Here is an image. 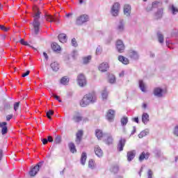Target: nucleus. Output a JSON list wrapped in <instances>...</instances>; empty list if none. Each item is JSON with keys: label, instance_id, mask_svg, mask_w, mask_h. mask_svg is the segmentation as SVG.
Here are the masks:
<instances>
[{"label": "nucleus", "instance_id": "1", "mask_svg": "<svg viewBox=\"0 0 178 178\" xmlns=\"http://www.w3.org/2000/svg\"><path fill=\"white\" fill-rule=\"evenodd\" d=\"M33 10L34 12L33 26L34 33L37 35L40 33V26H41V23L40 22V15H41V12H40L37 6H33Z\"/></svg>", "mask_w": 178, "mask_h": 178}, {"label": "nucleus", "instance_id": "2", "mask_svg": "<svg viewBox=\"0 0 178 178\" xmlns=\"http://www.w3.org/2000/svg\"><path fill=\"white\" fill-rule=\"evenodd\" d=\"M95 102H97V95L95 92H92L86 95L79 102V105L81 108H86L90 104H95Z\"/></svg>", "mask_w": 178, "mask_h": 178}, {"label": "nucleus", "instance_id": "3", "mask_svg": "<svg viewBox=\"0 0 178 178\" xmlns=\"http://www.w3.org/2000/svg\"><path fill=\"white\" fill-rule=\"evenodd\" d=\"M90 20V17L87 15H81L77 17L76 19V24L77 26H83V23H87Z\"/></svg>", "mask_w": 178, "mask_h": 178}, {"label": "nucleus", "instance_id": "4", "mask_svg": "<svg viewBox=\"0 0 178 178\" xmlns=\"http://www.w3.org/2000/svg\"><path fill=\"white\" fill-rule=\"evenodd\" d=\"M77 83L79 87H86L87 86V79L83 74H80L77 76Z\"/></svg>", "mask_w": 178, "mask_h": 178}, {"label": "nucleus", "instance_id": "5", "mask_svg": "<svg viewBox=\"0 0 178 178\" xmlns=\"http://www.w3.org/2000/svg\"><path fill=\"white\" fill-rule=\"evenodd\" d=\"M119 10H120V4L119 3H115L111 10V14L112 16L116 17L119 15Z\"/></svg>", "mask_w": 178, "mask_h": 178}, {"label": "nucleus", "instance_id": "6", "mask_svg": "<svg viewBox=\"0 0 178 178\" xmlns=\"http://www.w3.org/2000/svg\"><path fill=\"white\" fill-rule=\"evenodd\" d=\"M41 166H42V163H38V165H36L33 168H31L29 171L30 176H32V177L35 176V175H37L40 171V168H41Z\"/></svg>", "mask_w": 178, "mask_h": 178}, {"label": "nucleus", "instance_id": "7", "mask_svg": "<svg viewBox=\"0 0 178 178\" xmlns=\"http://www.w3.org/2000/svg\"><path fill=\"white\" fill-rule=\"evenodd\" d=\"M115 47L118 50V52H120V54H122V52H124V44L123 43V41H122V40H117Z\"/></svg>", "mask_w": 178, "mask_h": 178}, {"label": "nucleus", "instance_id": "8", "mask_svg": "<svg viewBox=\"0 0 178 178\" xmlns=\"http://www.w3.org/2000/svg\"><path fill=\"white\" fill-rule=\"evenodd\" d=\"M160 6H162V3L161 1H155L152 3V4H149L146 10L147 12H151L153 9H155V8H160Z\"/></svg>", "mask_w": 178, "mask_h": 178}, {"label": "nucleus", "instance_id": "9", "mask_svg": "<svg viewBox=\"0 0 178 178\" xmlns=\"http://www.w3.org/2000/svg\"><path fill=\"white\" fill-rule=\"evenodd\" d=\"M129 56L131 58V59L137 60L140 58V54H138V51L131 49L129 51Z\"/></svg>", "mask_w": 178, "mask_h": 178}, {"label": "nucleus", "instance_id": "10", "mask_svg": "<svg viewBox=\"0 0 178 178\" xmlns=\"http://www.w3.org/2000/svg\"><path fill=\"white\" fill-rule=\"evenodd\" d=\"M116 30L118 33H123L124 31V21L120 19L117 24Z\"/></svg>", "mask_w": 178, "mask_h": 178}, {"label": "nucleus", "instance_id": "11", "mask_svg": "<svg viewBox=\"0 0 178 178\" xmlns=\"http://www.w3.org/2000/svg\"><path fill=\"white\" fill-rule=\"evenodd\" d=\"M154 95L157 97V98H162V97H163V89L155 88L154 90Z\"/></svg>", "mask_w": 178, "mask_h": 178}, {"label": "nucleus", "instance_id": "12", "mask_svg": "<svg viewBox=\"0 0 178 178\" xmlns=\"http://www.w3.org/2000/svg\"><path fill=\"white\" fill-rule=\"evenodd\" d=\"M44 17L47 22H49V23H59V19L49 14H45Z\"/></svg>", "mask_w": 178, "mask_h": 178}, {"label": "nucleus", "instance_id": "13", "mask_svg": "<svg viewBox=\"0 0 178 178\" xmlns=\"http://www.w3.org/2000/svg\"><path fill=\"white\" fill-rule=\"evenodd\" d=\"M108 69H109V65L108 63H102L99 66V70L102 72H107Z\"/></svg>", "mask_w": 178, "mask_h": 178}, {"label": "nucleus", "instance_id": "14", "mask_svg": "<svg viewBox=\"0 0 178 178\" xmlns=\"http://www.w3.org/2000/svg\"><path fill=\"white\" fill-rule=\"evenodd\" d=\"M114 118H115V111L112 109L108 110L106 115V119H108L109 122H112Z\"/></svg>", "mask_w": 178, "mask_h": 178}, {"label": "nucleus", "instance_id": "15", "mask_svg": "<svg viewBox=\"0 0 178 178\" xmlns=\"http://www.w3.org/2000/svg\"><path fill=\"white\" fill-rule=\"evenodd\" d=\"M131 13V6L129 4H126L124 6V14L125 16L129 17L130 16V14Z\"/></svg>", "mask_w": 178, "mask_h": 178}, {"label": "nucleus", "instance_id": "16", "mask_svg": "<svg viewBox=\"0 0 178 178\" xmlns=\"http://www.w3.org/2000/svg\"><path fill=\"white\" fill-rule=\"evenodd\" d=\"M136 157V150H132L127 152V161L131 162Z\"/></svg>", "mask_w": 178, "mask_h": 178}, {"label": "nucleus", "instance_id": "17", "mask_svg": "<svg viewBox=\"0 0 178 178\" xmlns=\"http://www.w3.org/2000/svg\"><path fill=\"white\" fill-rule=\"evenodd\" d=\"M142 122L145 124H148L149 122V115L147 113H143L142 115Z\"/></svg>", "mask_w": 178, "mask_h": 178}, {"label": "nucleus", "instance_id": "18", "mask_svg": "<svg viewBox=\"0 0 178 178\" xmlns=\"http://www.w3.org/2000/svg\"><path fill=\"white\" fill-rule=\"evenodd\" d=\"M8 124L6 122H0V127H1V134L5 135L8 133V127H6Z\"/></svg>", "mask_w": 178, "mask_h": 178}, {"label": "nucleus", "instance_id": "19", "mask_svg": "<svg viewBox=\"0 0 178 178\" xmlns=\"http://www.w3.org/2000/svg\"><path fill=\"white\" fill-rule=\"evenodd\" d=\"M125 144H126V139L121 138L118 143V149L119 151H123V148L124 147Z\"/></svg>", "mask_w": 178, "mask_h": 178}, {"label": "nucleus", "instance_id": "20", "mask_svg": "<svg viewBox=\"0 0 178 178\" xmlns=\"http://www.w3.org/2000/svg\"><path fill=\"white\" fill-rule=\"evenodd\" d=\"M58 38L60 42H62L63 44H65V42L67 41V36H66V34L65 33L59 34Z\"/></svg>", "mask_w": 178, "mask_h": 178}, {"label": "nucleus", "instance_id": "21", "mask_svg": "<svg viewBox=\"0 0 178 178\" xmlns=\"http://www.w3.org/2000/svg\"><path fill=\"white\" fill-rule=\"evenodd\" d=\"M95 152L97 156H98L99 158H101V156H102V155H104V152L102 151L101 147H99V146H95Z\"/></svg>", "mask_w": 178, "mask_h": 178}, {"label": "nucleus", "instance_id": "22", "mask_svg": "<svg viewBox=\"0 0 178 178\" xmlns=\"http://www.w3.org/2000/svg\"><path fill=\"white\" fill-rule=\"evenodd\" d=\"M118 60L121 62V63H123V65H129V58L123 56H118Z\"/></svg>", "mask_w": 178, "mask_h": 178}, {"label": "nucleus", "instance_id": "23", "mask_svg": "<svg viewBox=\"0 0 178 178\" xmlns=\"http://www.w3.org/2000/svg\"><path fill=\"white\" fill-rule=\"evenodd\" d=\"M82 137H83V131L80 130L76 133V144H80V143H81Z\"/></svg>", "mask_w": 178, "mask_h": 178}, {"label": "nucleus", "instance_id": "24", "mask_svg": "<svg viewBox=\"0 0 178 178\" xmlns=\"http://www.w3.org/2000/svg\"><path fill=\"white\" fill-rule=\"evenodd\" d=\"M72 120L75 122V123H79V122H81L83 120V117L79 113L74 115L72 118Z\"/></svg>", "mask_w": 178, "mask_h": 178}, {"label": "nucleus", "instance_id": "25", "mask_svg": "<svg viewBox=\"0 0 178 178\" xmlns=\"http://www.w3.org/2000/svg\"><path fill=\"white\" fill-rule=\"evenodd\" d=\"M50 66L53 72H58V70H59V63L57 62L51 63Z\"/></svg>", "mask_w": 178, "mask_h": 178}, {"label": "nucleus", "instance_id": "26", "mask_svg": "<svg viewBox=\"0 0 178 178\" xmlns=\"http://www.w3.org/2000/svg\"><path fill=\"white\" fill-rule=\"evenodd\" d=\"M149 158V153L142 152V154L139 156V161L141 162L144 161V159H148Z\"/></svg>", "mask_w": 178, "mask_h": 178}, {"label": "nucleus", "instance_id": "27", "mask_svg": "<svg viewBox=\"0 0 178 178\" xmlns=\"http://www.w3.org/2000/svg\"><path fill=\"white\" fill-rule=\"evenodd\" d=\"M86 161H87V153L82 152L81 156V165H86Z\"/></svg>", "mask_w": 178, "mask_h": 178}, {"label": "nucleus", "instance_id": "28", "mask_svg": "<svg viewBox=\"0 0 178 178\" xmlns=\"http://www.w3.org/2000/svg\"><path fill=\"white\" fill-rule=\"evenodd\" d=\"M147 134H149V129H146L143 131H142L139 134L138 137L140 138H143V137H145V136H147Z\"/></svg>", "mask_w": 178, "mask_h": 178}, {"label": "nucleus", "instance_id": "29", "mask_svg": "<svg viewBox=\"0 0 178 178\" xmlns=\"http://www.w3.org/2000/svg\"><path fill=\"white\" fill-rule=\"evenodd\" d=\"M95 136L98 138V140H101V138L104 137V133L100 129H96Z\"/></svg>", "mask_w": 178, "mask_h": 178}, {"label": "nucleus", "instance_id": "30", "mask_svg": "<svg viewBox=\"0 0 178 178\" xmlns=\"http://www.w3.org/2000/svg\"><path fill=\"white\" fill-rule=\"evenodd\" d=\"M139 88L143 92H147V90L145 89V83H144L143 80L139 81Z\"/></svg>", "mask_w": 178, "mask_h": 178}, {"label": "nucleus", "instance_id": "31", "mask_svg": "<svg viewBox=\"0 0 178 178\" xmlns=\"http://www.w3.org/2000/svg\"><path fill=\"white\" fill-rule=\"evenodd\" d=\"M170 10H171V13H172V15H177L178 13V8L177 7L171 5L170 6Z\"/></svg>", "mask_w": 178, "mask_h": 178}, {"label": "nucleus", "instance_id": "32", "mask_svg": "<svg viewBox=\"0 0 178 178\" xmlns=\"http://www.w3.org/2000/svg\"><path fill=\"white\" fill-rule=\"evenodd\" d=\"M51 49H53V51H54L55 52H57L58 51H59L60 49V46H59L58 44V43L54 42L51 44Z\"/></svg>", "mask_w": 178, "mask_h": 178}, {"label": "nucleus", "instance_id": "33", "mask_svg": "<svg viewBox=\"0 0 178 178\" xmlns=\"http://www.w3.org/2000/svg\"><path fill=\"white\" fill-rule=\"evenodd\" d=\"M69 148H70V152H72V154H74V152H77V150L76 149V146L74 145V143H70Z\"/></svg>", "mask_w": 178, "mask_h": 178}, {"label": "nucleus", "instance_id": "34", "mask_svg": "<svg viewBox=\"0 0 178 178\" xmlns=\"http://www.w3.org/2000/svg\"><path fill=\"white\" fill-rule=\"evenodd\" d=\"M60 83L61 84H63V86H66L67 84L69 83V78L67 76H63L61 79H60Z\"/></svg>", "mask_w": 178, "mask_h": 178}, {"label": "nucleus", "instance_id": "35", "mask_svg": "<svg viewBox=\"0 0 178 178\" xmlns=\"http://www.w3.org/2000/svg\"><path fill=\"white\" fill-rule=\"evenodd\" d=\"M105 143L108 145H111V144H112L113 143V138H112V136H107Z\"/></svg>", "mask_w": 178, "mask_h": 178}, {"label": "nucleus", "instance_id": "36", "mask_svg": "<svg viewBox=\"0 0 178 178\" xmlns=\"http://www.w3.org/2000/svg\"><path fill=\"white\" fill-rule=\"evenodd\" d=\"M162 15H163V8H159L156 13V16L158 19L160 17H162Z\"/></svg>", "mask_w": 178, "mask_h": 178}, {"label": "nucleus", "instance_id": "37", "mask_svg": "<svg viewBox=\"0 0 178 178\" xmlns=\"http://www.w3.org/2000/svg\"><path fill=\"white\" fill-rule=\"evenodd\" d=\"M108 81L111 83V84H113L115 81H116V78L115 77V75L113 74H110L108 76Z\"/></svg>", "mask_w": 178, "mask_h": 178}, {"label": "nucleus", "instance_id": "38", "mask_svg": "<svg viewBox=\"0 0 178 178\" xmlns=\"http://www.w3.org/2000/svg\"><path fill=\"white\" fill-rule=\"evenodd\" d=\"M157 37H158V40H159V42H160V44H163V41H164L163 35H162V33H158Z\"/></svg>", "mask_w": 178, "mask_h": 178}, {"label": "nucleus", "instance_id": "39", "mask_svg": "<svg viewBox=\"0 0 178 178\" xmlns=\"http://www.w3.org/2000/svg\"><path fill=\"white\" fill-rule=\"evenodd\" d=\"M91 56H88L83 58L84 65H87V63H90V60H91Z\"/></svg>", "mask_w": 178, "mask_h": 178}, {"label": "nucleus", "instance_id": "40", "mask_svg": "<svg viewBox=\"0 0 178 178\" xmlns=\"http://www.w3.org/2000/svg\"><path fill=\"white\" fill-rule=\"evenodd\" d=\"M102 97L103 99H108V91L106 89H104L102 92Z\"/></svg>", "mask_w": 178, "mask_h": 178}, {"label": "nucleus", "instance_id": "41", "mask_svg": "<svg viewBox=\"0 0 178 178\" xmlns=\"http://www.w3.org/2000/svg\"><path fill=\"white\" fill-rule=\"evenodd\" d=\"M88 168H90V169L95 168V163H94V161H92V159L89 160Z\"/></svg>", "mask_w": 178, "mask_h": 178}, {"label": "nucleus", "instance_id": "42", "mask_svg": "<svg viewBox=\"0 0 178 178\" xmlns=\"http://www.w3.org/2000/svg\"><path fill=\"white\" fill-rule=\"evenodd\" d=\"M20 44H22V45H26L27 47H30L31 48H33V49H35V48H34L33 46L29 45V42L24 41V39L20 40Z\"/></svg>", "mask_w": 178, "mask_h": 178}, {"label": "nucleus", "instance_id": "43", "mask_svg": "<svg viewBox=\"0 0 178 178\" xmlns=\"http://www.w3.org/2000/svg\"><path fill=\"white\" fill-rule=\"evenodd\" d=\"M129 122V120L127 119V117H123L121 119V124L122 126H126V124H127V122Z\"/></svg>", "mask_w": 178, "mask_h": 178}, {"label": "nucleus", "instance_id": "44", "mask_svg": "<svg viewBox=\"0 0 178 178\" xmlns=\"http://www.w3.org/2000/svg\"><path fill=\"white\" fill-rule=\"evenodd\" d=\"M46 115H47V117L48 118V119H49L51 120V119H52V118H51V116H52V115H54V111L50 110L47 112Z\"/></svg>", "mask_w": 178, "mask_h": 178}, {"label": "nucleus", "instance_id": "45", "mask_svg": "<svg viewBox=\"0 0 178 178\" xmlns=\"http://www.w3.org/2000/svg\"><path fill=\"white\" fill-rule=\"evenodd\" d=\"M173 134L174 136H176V137H178V126H176L174 128Z\"/></svg>", "mask_w": 178, "mask_h": 178}, {"label": "nucleus", "instance_id": "46", "mask_svg": "<svg viewBox=\"0 0 178 178\" xmlns=\"http://www.w3.org/2000/svg\"><path fill=\"white\" fill-rule=\"evenodd\" d=\"M62 141V138L60 136H57L55 139L56 144H59Z\"/></svg>", "mask_w": 178, "mask_h": 178}, {"label": "nucleus", "instance_id": "47", "mask_svg": "<svg viewBox=\"0 0 178 178\" xmlns=\"http://www.w3.org/2000/svg\"><path fill=\"white\" fill-rule=\"evenodd\" d=\"M20 105V102H16L14 104V111H17L19 109V106Z\"/></svg>", "mask_w": 178, "mask_h": 178}, {"label": "nucleus", "instance_id": "48", "mask_svg": "<svg viewBox=\"0 0 178 178\" xmlns=\"http://www.w3.org/2000/svg\"><path fill=\"white\" fill-rule=\"evenodd\" d=\"M72 47H77V42L76 41V38L72 39Z\"/></svg>", "mask_w": 178, "mask_h": 178}, {"label": "nucleus", "instance_id": "49", "mask_svg": "<svg viewBox=\"0 0 178 178\" xmlns=\"http://www.w3.org/2000/svg\"><path fill=\"white\" fill-rule=\"evenodd\" d=\"M77 55H79V52L77 51V50H74L72 51V58H74V59L76 58Z\"/></svg>", "mask_w": 178, "mask_h": 178}, {"label": "nucleus", "instance_id": "50", "mask_svg": "<svg viewBox=\"0 0 178 178\" xmlns=\"http://www.w3.org/2000/svg\"><path fill=\"white\" fill-rule=\"evenodd\" d=\"M52 97H54V98H55V99L58 101V102H62V100L59 99V96H58V95H56L55 94H52Z\"/></svg>", "mask_w": 178, "mask_h": 178}, {"label": "nucleus", "instance_id": "51", "mask_svg": "<svg viewBox=\"0 0 178 178\" xmlns=\"http://www.w3.org/2000/svg\"><path fill=\"white\" fill-rule=\"evenodd\" d=\"M152 175H153L152 170H149L147 172V176H148L147 178H152Z\"/></svg>", "mask_w": 178, "mask_h": 178}, {"label": "nucleus", "instance_id": "52", "mask_svg": "<svg viewBox=\"0 0 178 178\" xmlns=\"http://www.w3.org/2000/svg\"><path fill=\"white\" fill-rule=\"evenodd\" d=\"M0 30H3V31H8L9 29L5 27L3 25H0Z\"/></svg>", "mask_w": 178, "mask_h": 178}, {"label": "nucleus", "instance_id": "53", "mask_svg": "<svg viewBox=\"0 0 178 178\" xmlns=\"http://www.w3.org/2000/svg\"><path fill=\"white\" fill-rule=\"evenodd\" d=\"M30 74V70H27L25 73L22 74V77H26Z\"/></svg>", "mask_w": 178, "mask_h": 178}, {"label": "nucleus", "instance_id": "54", "mask_svg": "<svg viewBox=\"0 0 178 178\" xmlns=\"http://www.w3.org/2000/svg\"><path fill=\"white\" fill-rule=\"evenodd\" d=\"M99 54H101V48L100 47H97L96 49V54L97 55H99Z\"/></svg>", "mask_w": 178, "mask_h": 178}, {"label": "nucleus", "instance_id": "55", "mask_svg": "<svg viewBox=\"0 0 178 178\" xmlns=\"http://www.w3.org/2000/svg\"><path fill=\"white\" fill-rule=\"evenodd\" d=\"M12 118H13V115H8L6 116V120L8 122H9V120H10V119H12Z\"/></svg>", "mask_w": 178, "mask_h": 178}, {"label": "nucleus", "instance_id": "56", "mask_svg": "<svg viewBox=\"0 0 178 178\" xmlns=\"http://www.w3.org/2000/svg\"><path fill=\"white\" fill-rule=\"evenodd\" d=\"M42 142L45 145L46 144H48V140L47 138L42 139Z\"/></svg>", "mask_w": 178, "mask_h": 178}, {"label": "nucleus", "instance_id": "57", "mask_svg": "<svg viewBox=\"0 0 178 178\" xmlns=\"http://www.w3.org/2000/svg\"><path fill=\"white\" fill-rule=\"evenodd\" d=\"M49 141V143H52V141H54V139L52 138V136H48L47 137V142Z\"/></svg>", "mask_w": 178, "mask_h": 178}, {"label": "nucleus", "instance_id": "58", "mask_svg": "<svg viewBox=\"0 0 178 178\" xmlns=\"http://www.w3.org/2000/svg\"><path fill=\"white\" fill-rule=\"evenodd\" d=\"M119 170V167L116 166L113 168V171H114L115 173Z\"/></svg>", "mask_w": 178, "mask_h": 178}, {"label": "nucleus", "instance_id": "59", "mask_svg": "<svg viewBox=\"0 0 178 178\" xmlns=\"http://www.w3.org/2000/svg\"><path fill=\"white\" fill-rule=\"evenodd\" d=\"M3 155V152H2V149H0V161H2Z\"/></svg>", "mask_w": 178, "mask_h": 178}, {"label": "nucleus", "instance_id": "60", "mask_svg": "<svg viewBox=\"0 0 178 178\" xmlns=\"http://www.w3.org/2000/svg\"><path fill=\"white\" fill-rule=\"evenodd\" d=\"M43 56H44V58L46 59V60H48V54H47V53H45V52H44L43 53Z\"/></svg>", "mask_w": 178, "mask_h": 178}, {"label": "nucleus", "instance_id": "61", "mask_svg": "<svg viewBox=\"0 0 178 178\" xmlns=\"http://www.w3.org/2000/svg\"><path fill=\"white\" fill-rule=\"evenodd\" d=\"M136 127H133V131H131V135H133V134H134V133H136Z\"/></svg>", "mask_w": 178, "mask_h": 178}, {"label": "nucleus", "instance_id": "62", "mask_svg": "<svg viewBox=\"0 0 178 178\" xmlns=\"http://www.w3.org/2000/svg\"><path fill=\"white\" fill-rule=\"evenodd\" d=\"M165 42H166L167 47H168V48H170V47H169V44H170V42H169V40H166Z\"/></svg>", "mask_w": 178, "mask_h": 178}, {"label": "nucleus", "instance_id": "63", "mask_svg": "<svg viewBox=\"0 0 178 178\" xmlns=\"http://www.w3.org/2000/svg\"><path fill=\"white\" fill-rule=\"evenodd\" d=\"M134 121L136 122V123H138V117L134 118Z\"/></svg>", "mask_w": 178, "mask_h": 178}, {"label": "nucleus", "instance_id": "64", "mask_svg": "<svg viewBox=\"0 0 178 178\" xmlns=\"http://www.w3.org/2000/svg\"><path fill=\"white\" fill-rule=\"evenodd\" d=\"M123 76H124V72H122L120 74V77H123Z\"/></svg>", "mask_w": 178, "mask_h": 178}]
</instances>
